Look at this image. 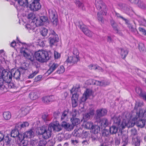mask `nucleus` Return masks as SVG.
Here are the masks:
<instances>
[{
  "instance_id": "obj_47",
  "label": "nucleus",
  "mask_w": 146,
  "mask_h": 146,
  "mask_svg": "<svg viewBox=\"0 0 146 146\" xmlns=\"http://www.w3.org/2000/svg\"><path fill=\"white\" fill-rule=\"evenodd\" d=\"M122 138L123 143L128 144L129 139L127 135L126 134H123L122 135Z\"/></svg>"
},
{
  "instance_id": "obj_21",
  "label": "nucleus",
  "mask_w": 146,
  "mask_h": 146,
  "mask_svg": "<svg viewBox=\"0 0 146 146\" xmlns=\"http://www.w3.org/2000/svg\"><path fill=\"white\" fill-rule=\"evenodd\" d=\"M19 130L17 128L12 130L11 132V136L14 138L17 137L19 139L22 137V135L19 133Z\"/></svg>"
},
{
  "instance_id": "obj_55",
  "label": "nucleus",
  "mask_w": 146,
  "mask_h": 146,
  "mask_svg": "<svg viewBox=\"0 0 146 146\" xmlns=\"http://www.w3.org/2000/svg\"><path fill=\"white\" fill-rule=\"evenodd\" d=\"M38 142L37 140H30L29 141V146H35L37 145Z\"/></svg>"
},
{
  "instance_id": "obj_2",
  "label": "nucleus",
  "mask_w": 146,
  "mask_h": 146,
  "mask_svg": "<svg viewBox=\"0 0 146 146\" xmlns=\"http://www.w3.org/2000/svg\"><path fill=\"white\" fill-rule=\"evenodd\" d=\"M146 111L139 108V112L136 111L132 113L131 116L132 120L133 121L139 120L137 121V125L140 128L143 127L145 125L146 119L144 117Z\"/></svg>"
},
{
  "instance_id": "obj_13",
  "label": "nucleus",
  "mask_w": 146,
  "mask_h": 146,
  "mask_svg": "<svg viewBox=\"0 0 146 146\" xmlns=\"http://www.w3.org/2000/svg\"><path fill=\"white\" fill-rule=\"evenodd\" d=\"M92 90L91 89H87L86 91L84 92L81 99V101L82 102H85L88 97L92 95Z\"/></svg>"
},
{
  "instance_id": "obj_46",
  "label": "nucleus",
  "mask_w": 146,
  "mask_h": 146,
  "mask_svg": "<svg viewBox=\"0 0 146 146\" xmlns=\"http://www.w3.org/2000/svg\"><path fill=\"white\" fill-rule=\"evenodd\" d=\"M65 71L64 67L63 66H60L58 68L56 72L55 73L58 74H60L63 73Z\"/></svg>"
},
{
  "instance_id": "obj_53",
  "label": "nucleus",
  "mask_w": 146,
  "mask_h": 146,
  "mask_svg": "<svg viewBox=\"0 0 146 146\" xmlns=\"http://www.w3.org/2000/svg\"><path fill=\"white\" fill-rule=\"evenodd\" d=\"M28 66L29 65L28 64L24 63L22 65L19 69L20 70H27L28 69Z\"/></svg>"
},
{
  "instance_id": "obj_10",
  "label": "nucleus",
  "mask_w": 146,
  "mask_h": 146,
  "mask_svg": "<svg viewBox=\"0 0 146 146\" xmlns=\"http://www.w3.org/2000/svg\"><path fill=\"white\" fill-rule=\"evenodd\" d=\"M56 97L53 95L46 96L42 98V102L44 104H48L55 101L56 99Z\"/></svg>"
},
{
  "instance_id": "obj_29",
  "label": "nucleus",
  "mask_w": 146,
  "mask_h": 146,
  "mask_svg": "<svg viewBox=\"0 0 146 146\" xmlns=\"http://www.w3.org/2000/svg\"><path fill=\"white\" fill-rule=\"evenodd\" d=\"M25 138H23L22 137L19 139L20 143V144L22 146H29V141L27 139H24Z\"/></svg>"
},
{
  "instance_id": "obj_25",
  "label": "nucleus",
  "mask_w": 146,
  "mask_h": 146,
  "mask_svg": "<svg viewBox=\"0 0 146 146\" xmlns=\"http://www.w3.org/2000/svg\"><path fill=\"white\" fill-rule=\"evenodd\" d=\"M110 122L106 118H101V129L103 127L106 128L108 126Z\"/></svg>"
},
{
  "instance_id": "obj_57",
  "label": "nucleus",
  "mask_w": 146,
  "mask_h": 146,
  "mask_svg": "<svg viewBox=\"0 0 146 146\" xmlns=\"http://www.w3.org/2000/svg\"><path fill=\"white\" fill-rule=\"evenodd\" d=\"M47 142L45 140L42 139L39 142L38 146H46Z\"/></svg>"
},
{
  "instance_id": "obj_56",
  "label": "nucleus",
  "mask_w": 146,
  "mask_h": 146,
  "mask_svg": "<svg viewBox=\"0 0 146 146\" xmlns=\"http://www.w3.org/2000/svg\"><path fill=\"white\" fill-rule=\"evenodd\" d=\"M110 82L107 80H102L101 81V86H106L110 84Z\"/></svg>"
},
{
  "instance_id": "obj_39",
  "label": "nucleus",
  "mask_w": 146,
  "mask_h": 146,
  "mask_svg": "<svg viewBox=\"0 0 146 146\" xmlns=\"http://www.w3.org/2000/svg\"><path fill=\"white\" fill-rule=\"evenodd\" d=\"M27 17L28 19L32 20V23H35L36 22V19L37 18L35 17V16L33 13H29L27 16Z\"/></svg>"
},
{
  "instance_id": "obj_4",
  "label": "nucleus",
  "mask_w": 146,
  "mask_h": 146,
  "mask_svg": "<svg viewBox=\"0 0 146 146\" xmlns=\"http://www.w3.org/2000/svg\"><path fill=\"white\" fill-rule=\"evenodd\" d=\"M52 132V129L48 125L47 127H42L39 130V133L42 135L44 139H48L51 137Z\"/></svg>"
},
{
  "instance_id": "obj_26",
  "label": "nucleus",
  "mask_w": 146,
  "mask_h": 146,
  "mask_svg": "<svg viewBox=\"0 0 146 146\" xmlns=\"http://www.w3.org/2000/svg\"><path fill=\"white\" fill-rule=\"evenodd\" d=\"M121 129V127H119L117 125L113 124L111 127H110V131L111 134H116L117 132L118 129Z\"/></svg>"
},
{
  "instance_id": "obj_3",
  "label": "nucleus",
  "mask_w": 146,
  "mask_h": 146,
  "mask_svg": "<svg viewBox=\"0 0 146 146\" xmlns=\"http://www.w3.org/2000/svg\"><path fill=\"white\" fill-rule=\"evenodd\" d=\"M35 56L36 60L41 62H46L49 59L48 52L42 50H39L36 52Z\"/></svg>"
},
{
  "instance_id": "obj_45",
  "label": "nucleus",
  "mask_w": 146,
  "mask_h": 146,
  "mask_svg": "<svg viewBox=\"0 0 146 146\" xmlns=\"http://www.w3.org/2000/svg\"><path fill=\"white\" fill-rule=\"evenodd\" d=\"M42 118L45 122L49 121L51 119V117L47 114H45L43 115L42 116Z\"/></svg>"
},
{
  "instance_id": "obj_62",
  "label": "nucleus",
  "mask_w": 146,
  "mask_h": 146,
  "mask_svg": "<svg viewBox=\"0 0 146 146\" xmlns=\"http://www.w3.org/2000/svg\"><path fill=\"white\" fill-rule=\"evenodd\" d=\"M73 53L74 55V56L76 57L79 58V53L78 50L76 48H74L73 50Z\"/></svg>"
},
{
  "instance_id": "obj_37",
  "label": "nucleus",
  "mask_w": 146,
  "mask_h": 146,
  "mask_svg": "<svg viewBox=\"0 0 146 146\" xmlns=\"http://www.w3.org/2000/svg\"><path fill=\"white\" fill-rule=\"evenodd\" d=\"M29 95L31 100H35L38 97V92L36 91L32 92L29 94Z\"/></svg>"
},
{
  "instance_id": "obj_11",
  "label": "nucleus",
  "mask_w": 146,
  "mask_h": 146,
  "mask_svg": "<svg viewBox=\"0 0 146 146\" xmlns=\"http://www.w3.org/2000/svg\"><path fill=\"white\" fill-rule=\"evenodd\" d=\"M47 20L48 18L47 17L44 16H42L39 18H37L35 24H36V25H37V27L43 25Z\"/></svg>"
},
{
  "instance_id": "obj_31",
  "label": "nucleus",
  "mask_w": 146,
  "mask_h": 146,
  "mask_svg": "<svg viewBox=\"0 0 146 146\" xmlns=\"http://www.w3.org/2000/svg\"><path fill=\"white\" fill-rule=\"evenodd\" d=\"M101 15H106L108 11V8L105 4L101 1Z\"/></svg>"
},
{
  "instance_id": "obj_64",
  "label": "nucleus",
  "mask_w": 146,
  "mask_h": 146,
  "mask_svg": "<svg viewBox=\"0 0 146 146\" xmlns=\"http://www.w3.org/2000/svg\"><path fill=\"white\" fill-rule=\"evenodd\" d=\"M110 23L113 29L118 27L117 23L113 20H111Z\"/></svg>"
},
{
  "instance_id": "obj_16",
  "label": "nucleus",
  "mask_w": 146,
  "mask_h": 146,
  "mask_svg": "<svg viewBox=\"0 0 146 146\" xmlns=\"http://www.w3.org/2000/svg\"><path fill=\"white\" fill-rule=\"evenodd\" d=\"M27 59L30 60L31 61L33 62L35 59L33 54L31 52H29V50L27 48L22 54Z\"/></svg>"
},
{
  "instance_id": "obj_30",
  "label": "nucleus",
  "mask_w": 146,
  "mask_h": 146,
  "mask_svg": "<svg viewBox=\"0 0 146 146\" xmlns=\"http://www.w3.org/2000/svg\"><path fill=\"white\" fill-rule=\"evenodd\" d=\"M94 111L93 110H90L88 112L85 114L84 117L87 120L92 118L93 117Z\"/></svg>"
},
{
  "instance_id": "obj_18",
  "label": "nucleus",
  "mask_w": 146,
  "mask_h": 146,
  "mask_svg": "<svg viewBox=\"0 0 146 146\" xmlns=\"http://www.w3.org/2000/svg\"><path fill=\"white\" fill-rule=\"evenodd\" d=\"M12 75V77H13L16 80L20 79L21 76L20 71L19 69H17L15 68L12 69L11 70Z\"/></svg>"
},
{
  "instance_id": "obj_33",
  "label": "nucleus",
  "mask_w": 146,
  "mask_h": 146,
  "mask_svg": "<svg viewBox=\"0 0 146 146\" xmlns=\"http://www.w3.org/2000/svg\"><path fill=\"white\" fill-rule=\"evenodd\" d=\"M59 64L57 63H53L50 66L49 69L47 71V73L50 74L54 71L59 66Z\"/></svg>"
},
{
  "instance_id": "obj_15",
  "label": "nucleus",
  "mask_w": 146,
  "mask_h": 146,
  "mask_svg": "<svg viewBox=\"0 0 146 146\" xmlns=\"http://www.w3.org/2000/svg\"><path fill=\"white\" fill-rule=\"evenodd\" d=\"M135 91L140 97L146 102V92L142 90L141 88L139 87L136 88Z\"/></svg>"
},
{
  "instance_id": "obj_35",
  "label": "nucleus",
  "mask_w": 146,
  "mask_h": 146,
  "mask_svg": "<svg viewBox=\"0 0 146 146\" xmlns=\"http://www.w3.org/2000/svg\"><path fill=\"white\" fill-rule=\"evenodd\" d=\"M119 6L121 8L127 12H129L132 10L131 7L125 3H120L119 4Z\"/></svg>"
},
{
  "instance_id": "obj_23",
  "label": "nucleus",
  "mask_w": 146,
  "mask_h": 146,
  "mask_svg": "<svg viewBox=\"0 0 146 146\" xmlns=\"http://www.w3.org/2000/svg\"><path fill=\"white\" fill-rule=\"evenodd\" d=\"M78 96L76 94H74L72 98V105L73 107H76L78 105L77 101Z\"/></svg>"
},
{
  "instance_id": "obj_17",
  "label": "nucleus",
  "mask_w": 146,
  "mask_h": 146,
  "mask_svg": "<svg viewBox=\"0 0 146 146\" xmlns=\"http://www.w3.org/2000/svg\"><path fill=\"white\" fill-rule=\"evenodd\" d=\"M79 60V58L76 57L74 56L68 57L65 61V63L69 64L70 65H73L76 63Z\"/></svg>"
},
{
  "instance_id": "obj_22",
  "label": "nucleus",
  "mask_w": 146,
  "mask_h": 146,
  "mask_svg": "<svg viewBox=\"0 0 146 146\" xmlns=\"http://www.w3.org/2000/svg\"><path fill=\"white\" fill-rule=\"evenodd\" d=\"M117 50L120 53L121 57L123 59H124L128 53V50L126 49H123L121 48H118Z\"/></svg>"
},
{
  "instance_id": "obj_19",
  "label": "nucleus",
  "mask_w": 146,
  "mask_h": 146,
  "mask_svg": "<svg viewBox=\"0 0 146 146\" xmlns=\"http://www.w3.org/2000/svg\"><path fill=\"white\" fill-rule=\"evenodd\" d=\"M37 26L35 23L31 22L30 24H27L25 25V27L27 30L30 33H32L35 32L36 30V27Z\"/></svg>"
},
{
  "instance_id": "obj_63",
  "label": "nucleus",
  "mask_w": 146,
  "mask_h": 146,
  "mask_svg": "<svg viewBox=\"0 0 146 146\" xmlns=\"http://www.w3.org/2000/svg\"><path fill=\"white\" fill-rule=\"evenodd\" d=\"M142 105V104L139 102H136L135 103V106L134 108V109L135 110H137L138 108L140 107Z\"/></svg>"
},
{
  "instance_id": "obj_49",
  "label": "nucleus",
  "mask_w": 146,
  "mask_h": 146,
  "mask_svg": "<svg viewBox=\"0 0 146 146\" xmlns=\"http://www.w3.org/2000/svg\"><path fill=\"white\" fill-rule=\"evenodd\" d=\"M102 136L104 137H107L109 135V131L108 129H104L102 131Z\"/></svg>"
},
{
  "instance_id": "obj_27",
  "label": "nucleus",
  "mask_w": 146,
  "mask_h": 146,
  "mask_svg": "<svg viewBox=\"0 0 146 146\" xmlns=\"http://www.w3.org/2000/svg\"><path fill=\"white\" fill-rule=\"evenodd\" d=\"M20 6L28 8V0H15Z\"/></svg>"
},
{
  "instance_id": "obj_1",
  "label": "nucleus",
  "mask_w": 146,
  "mask_h": 146,
  "mask_svg": "<svg viewBox=\"0 0 146 146\" xmlns=\"http://www.w3.org/2000/svg\"><path fill=\"white\" fill-rule=\"evenodd\" d=\"M0 77L1 79H3L2 87L3 88V92H7L8 89L14 88V84L11 82L12 78L11 71L10 72L8 70L4 69L2 67H0Z\"/></svg>"
},
{
  "instance_id": "obj_12",
  "label": "nucleus",
  "mask_w": 146,
  "mask_h": 146,
  "mask_svg": "<svg viewBox=\"0 0 146 146\" xmlns=\"http://www.w3.org/2000/svg\"><path fill=\"white\" fill-rule=\"evenodd\" d=\"M49 126L52 129V130L53 129V130L55 131H59L61 130V127L59 125L58 122L57 121H55L52 123H51Z\"/></svg>"
},
{
  "instance_id": "obj_52",
  "label": "nucleus",
  "mask_w": 146,
  "mask_h": 146,
  "mask_svg": "<svg viewBox=\"0 0 146 146\" xmlns=\"http://www.w3.org/2000/svg\"><path fill=\"white\" fill-rule=\"evenodd\" d=\"M11 139L9 138V136H6L5 137H4L3 141H4L6 143L8 146L10 145Z\"/></svg>"
},
{
  "instance_id": "obj_59",
  "label": "nucleus",
  "mask_w": 146,
  "mask_h": 146,
  "mask_svg": "<svg viewBox=\"0 0 146 146\" xmlns=\"http://www.w3.org/2000/svg\"><path fill=\"white\" fill-rule=\"evenodd\" d=\"M95 4L97 9L100 10V0H96Z\"/></svg>"
},
{
  "instance_id": "obj_44",
  "label": "nucleus",
  "mask_w": 146,
  "mask_h": 146,
  "mask_svg": "<svg viewBox=\"0 0 146 146\" xmlns=\"http://www.w3.org/2000/svg\"><path fill=\"white\" fill-rule=\"evenodd\" d=\"M86 127L89 129H94V125L93 123L91 122H88L86 123L85 124Z\"/></svg>"
},
{
  "instance_id": "obj_36",
  "label": "nucleus",
  "mask_w": 146,
  "mask_h": 146,
  "mask_svg": "<svg viewBox=\"0 0 146 146\" xmlns=\"http://www.w3.org/2000/svg\"><path fill=\"white\" fill-rule=\"evenodd\" d=\"M31 108L30 107H25L21 108V111L23 116L27 115L29 112Z\"/></svg>"
},
{
  "instance_id": "obj_34",
  "label": "nucleus",
  "mask_w": 146,
  "mask_h": 146,
  "mask_svg": "<svg viewBox=\"0 0 146 146\" xmlns=\"http://www.w3.org/2000/svg\"><path fill=\"white\" fill-rule=\"evenodd\" d=\"M94 118L95 119L96 121L99 124V125H100V110H98L96 111V113L95 115Z\"/></svg>"
},
{
  "instance_id": "obj_20",
  "label": "nucleus",
  "mask_w": 146,
  "mask_h": 146,
  "mask_svg": "<svg viewBox=\"0 0 146 146\" xmlns=\"http://www.w3.org/2000/svg\"><path fill=\"white\" fill-rule=\"evenodd\" d=\"M61 126L68 131H71L73 129L74 126L70 124L66 121H62L61 124Z\"/></svg>"
},
{
  "instance_id": "obj_41",
  "label": "nucleus",
  "mask_w": 146,
  "mask_h": 146,
  "mask_svg": "<svg viewBox=\"0 0 146 146\" xmlns=\"http://www.w3.org/2000/svg\"><path fill=\"white\" fill-rule=\"evenodd\" d=\"M75 3L77 6L79 8H81L82 10H84L85 9L84 7V4L81 2L79 0H75Z\"/></svg>"
},
{
  "instance_id": "obj_42",
  "label": "nucleus",
  "mask_w": 146,
  "mask_h": 146,
  "mask_svg": "<svg viewBox=\"0 0 146 146\" xmlns=\"http://www.w3.org/2000/svg\"><path fill=\"white\" fill-rule=\"evenodd\" d=\"M3 116L5 120H8L11 118V114L9 111H6L4 112L3 113Z\"/></svg>"
},
{
  "instance_id": "obj_24",
  "label": "nucleus",
  "mask_w": 146,
  "mask_h": 146,
  "mask_svg": "<svg viewBox=\"0 0 146 146\" xmlns=\"http://www.w3.org/2000/svg\"><path fill=\"white\" fill-rule=\"evenodd\" d=\"M34 133L32 130H30L29 131L25 132L22 135V137L23 138H30L34 136Z\"/></svg>"
},
{
  "instance_id": "obj_60",
  "label": "nucleus",
  "mask_w": 146,
  "mask_h": 146,
  "mask_svg": "<svg viewBox=\"0 0 146 146\" xmlns=\"http://www.w3.org/2000/svg\"><path fill=\"white\" fill-rule=\"evenodd\" d=\"M78 114V112L77 110L74 109L73 110L72 112L71 113L72 117L71 118H75L76 117Z\"/></svg>"
},
{
  "instance_id": "obj_48",
  "label": "nucleus",
  "mask_w": 146,
  "mask_h": 146,
  "mask_svg": "<svg viewBox=\"0 0 146 146\" xmlns=\"http://www.w3.org/2000/svg\"><path fill=\"white\" fill-rule=\"evenodd\" d=\"M138 48L140 51L141 52H145V51L144 45L142 43H139V44Z\"/></svg>"
},
{
  "instance_id": "obj_51",
  "label": "nucleus",
  "mask_w": 146,
  "mask_h": 146,
  "mask_svg": "<svg viewBox=\"0 0 146 146\" xmlns=\"http://www.w3.org/2000/svg\"><path fill=\"white\" fill-rule=\"evenodd\" d=\"M90 135L89 133V132L86 131H84L81 135V136L80 137H82V138H86L88 137Z\"/></svg>"
},
{
  "instance_id": "obj_14",
  "label": "nucleus",
  "mask_w": 146,
  "mask_h": 146,
  "mask_svg": "<svg viewBox=\"0 0 146 146\" xmlns=\"http://www.w3.org/2000/svg\"><path fill=\"white\" fill-rule=\"evenodd\" d=\"M28 47L25 44H23L19 41V42H16V44L15 49L16 50L19 49L20 52L21 54H23L25 50Z\"/></svg>"
},
{
  "instance_id": "obj_5",
  "label": "nucleus",
  "mask_w": 146,
  "mask_h": 146,
  "mask_svg": "<svg viewBox=\"0 0 146 146\" xmlns=\"http://www.w3.org/2000/svg\"><path fill=\"white\" fill-rule=\"evenodd\" d=\"M121 117L120 115L117 116L115 115L111 117V119L113 121V124L117 125L119 127H121V129H122L125 128L127 124L125 122L123 121L121 122Z\"/></svg>"
},
{
  "instance_id": "obj_7",
  "label": "nucleus",
  "mask_w": 146,
  "mask_h": 146,
  "mask_svg": "<svg viewBox=\"0 0 146 146\" xmlns=\"http://www.w3.org/2000/svg\"><path fill=\"white\" fill-rule=\"evenodd\" d=\"M49 42L50 46H52L55 44L59 40L58 36L55 32L52 30L49 34Z\"/></svg>"
},
{
  "instance_id": "obj_61",
  "label": "nucleus",
  "mask_w": 146,
  "mask_h": 146,
  "mask_svg": "<svg viewBox=\"0 0 146 146\" xmlns=\"http://www.w3.org/2000/svg\"><path fill=\"white\" fill-rule=\"evenodd\" d=\"M38 70H36V71L32 72V73L30 74L28 76L29 78H33L36 74H38Z\"/></svg>"
},
{
  "instance_id": "obj_50",
  "label": "nucleus",
  "mask_w": 146,
  "mask_h": 146,
  "mask_svg": "<svg viewBox=\"0 0 146 146\" xmlns=\"http://www.w3.org/2000/svg\"><path fill=\"white\" fill-rule=\"evenodd\" d=\"M138 2L137 3H135V4H137L138 7L141 9H145V5L143 2L139 0H138Z\"/></svg>"
},
{
  "instance_id": "obj_6",
  "label": "nucleus",
  "mask_w": 146,
  "mask_h": 146,
  "mask_svg": "<svg viewBox=\"0 0 146 146\" xmlns=\"http://www.w3.org/2000/svg\"><path fill=\"white\" fill-rule=\"evenodd\" d=\"M48 16L51 21L54 25H56L58 22V17L56 12L53 9L48 10Z\"/></svg>"
},
{
  "instance_id": "obj_58",
  "label": "nucleus",
  "mask_w": 146,
  "mask_h": 146,
  "mask_svg": "<svg viewBox=\"0 0 146 146\" xmlns=\"http://www.w3.org/2000/svg\"><path fill=\"white\" fill-rule=\"evenodd\" d=\"M108 111L105 108L101 109V117L106 115Z\"/></svg>"
},
{
  "instance_id": "obj_9",
  "label": "nucleus",
  "mask_w": 146,
  "mask_h": 146,
  "mask_svg": "<svg viewBox=\"0 0 146 146\" xmlns=\"http://www.w3.org/2000/svg\"><path fill=\"white\" fill-rule=\"evenodd\" d=\"M39 1V0H34L30 4L29 7L31 11H37L41 8V5Z\"/></svg>"
},
{
  "instance_id": "obj_40",
  "label": "nucleus",
  "mask_w": 146,
  "mask_h": 146,
  "mask_svg": "<svg viewBox=\"0 0 146 146\" xmlns=\"http://www.w3.org/2000/svg\"><path fill=\"white\" fill-rule=\"evenodd\" d=\"M70 120L72 123V125L74 126V127L79 124L80 122V120L76 118H71Z\"/></svg>"
},
{
  "instance_id": "obj_28",
  "label": "nucleus",
  "mask_w": 146,
  "mask_h": 146,
  "mask_svg": "<svg viewBox=\"0 0 146 146\" xmlns=\"http://www.w3.org/2000/svg\"><path fill=\"white\" fill-rule=\"evenodd\" d=\"M29 125L28 123L25 121L23 123H19L15 125V128H18L19 130L21 129L22 128H25L26 127H28Z\"/></svg>"
},
{
  "instance_id": "obj_8",
  "label": "nucleus",
  "mask_w": 146,
  "mask_h": 146,
  "mask_svg": "<svg viewBox=\"0 0 146 146\" xmlns=\"http://www.w3.org/2000/svg\"><path fill=\"white\" fill-rule=\"evenodd\" d=\"M77 26L86 35L89 37L92 36L93 34V33L88 29L86 28V26L83 24L82 21L79 22Z\"/></svg>"
},
{
  "instance_id": "obj_32",
  "label": "nucleus",
  "mask_w": 146,
  "mask_h": 146,
  "mask_svg": "<svg viewBox=\"0 0 146 146\" xmlns=\"http://www.w3.org/2000/svg\"><path fill=\"white\" fill-rule=\"evenodd\" d=\"M84 130L81 128L76 129L73 131V134L74 136L80 137Z\"/></svg>"
},
{
  "instance_id": "obj_54",
  "label": "nucleus",
  "mask_w": 146,
  "mask_h": 146,
  "mask_svg": "<svg viewBox=\"0 0 146 146\" xmlns=\"http://www.w3.org/2000/svg\"><path fill=\"white\" fill-rule=\"evenodd\" d=\"M94 132L95 134H99V135H100V128L99 125H96L94 126Z\"/></svg>"
},
{
  "instance_id": "obj_38",
  "label": "nucleus",
  "mask_w": 146,
  "mask_h": 146,
  "mask_svg": "<svg viewBox=\"0 0 146 146\" xmlns=\"http://www.w3.org/2000/svg\"><path fill=\"white\" fill-rule=\"evenodd\" d=\"M68 110H65L62 113L61 117V120L62 121H67L68 119Z\"/></svg>"
},
{
  "instance_id": "obj_43",
  "label": "nucleus",
  "mask_w": 146,
  "mask_h": 146,
  "mask_svg": "<svg viewBox=\"0 0 146 146\" xmlns=\"http://www.w3.org/2000/svg\"><path fill=\"white\" fill-rule=\"evenodd\" d=\"M40 33L41 35L43 37H45L47 36L48 33V30L45 28L43 27L41 30Z\"/></svg>"
}]
</instances>
